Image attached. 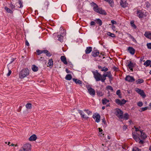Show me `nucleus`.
<instances>
[{"label":"nucleus","instance_id":"nucleus-57","mask_svg":"<svg viewBox=\"0 0 151 151\" xmlns=\"http://www.w3.org/2000/svg\"><path fill=\"white\" fill-rule=\"evenodd\" d=\"M95 24V23L93 21H91V22L90 24L91 25H94Z\"/></svg>","mask_w":151,"mask_h":151},{"label":"nucleus","instance_id":"nucleus-63","mask_svg":"<svg viewBox=\"0 0 151 151\" xmlns=\"http://www.w3.org/2000/svg\"><path fill=\"white\" fill-rule=\"evenodd\" d=\"M99 132H101L103 130L102 129H101V128H99Z\"/></svg>","mask_w":151,"mask_h":151},{"label":"nucleus","instance_id":"nucleus-32","mask_svg":"<svg viewBox=\"0 0 151 151\" xmlns=\"http://www.w3.org/2000/svg\"><path fill=\"white\" fill-rule=\"evenodd\" d=\"M58 40L60 42L63 41V37L62 35H58Z\"/></svg>","mask_w":151,"mask_h":151},{"label":"nucleus","instance_id":"nucleus-42","mask_svg":"<svg viewBox=\"0 0 151 151\" xmlns=\"http://www.w3.org/2000/svg\"><path fill=\"white\" fill-rule=\"evenodd\" d=\"M132 151H141V150L137 147H134L133 148Z\"/></svg>","mask_w":151,"mask_h":151},{"label":"nucleus","instance_id":"nucleus-48","mask_svg":"<svg viewBox=\"0 0 151 151\" xmlns=\"http://www.w3.org/2000/svg\"><path fill=\"white\" fill-rule=\"evenodd\" d=\"M147 45L148 48L151 49V43H147Z\"/></svg>","mask_w":151,"mask_h":151},{"label":"nucleus","instance_id":"nucleus-40","mask_svg":"<svg viewBox=\"0 0 151 151\" xmlns=\"http://www.w3.org/2000/svg\"><path fill=\"white\" fill-rule=\"evenodd\" d=\"M37 52L38 55H40L43 53V50H37Z\"/></svg>","mask_w":151,"mask_h":151},{"label":"nucleus","instance_id":"nucleus-46","mask_svg":"<svg viewBox=\"0 0 151 151\" xmlns=\"http://www.w3.org/2000/svg\"><path fill=\"white\" fill-rule=\"evenodd\" d=\"M147 107H145L144 108H141V111H144L147 110Z\"/></svg>","mask_w":151,"mask_h":151},{"label":"nucleus","instance_id":"nucleus-39","mask_svg":"<svg viewBox=\"0 0 151 151\" xmlns=\"http://www.w3.org/2000/svg\"><path fill=\"white\" fill-rule=\"evenodd\" d=\"M5 9L6 11L9 13H12V12L7 7H5Z\"/></svg>","mask_w":151,"mask_h":151},{"label":"nucleus","instance_id":"nucleus-31","mask_svg":"<svg viewBox=\"0 0 151 151\" xmlns=\"http://www.w3.org/2000/svg\"><path fill=\"white\" fill-rule=\"evenodd\" d=\"M26 108L28 109H31L32 108V105L30 103H27L26 105Z\"/></svg>","mask_w":151,"mask_h":151},{"label":"nucleus","instance_id":"nucleus-11","mask_svg":"<svg viewBox=\"0 0 151 151\" xmlns=\"http://www.w3.org/2000/svg\"><path fill=\"white\" fill-rule=\"evenodd\" d=\"M93 118L94 119L96 118V121L97 122H99L100 121V116L99 114H95L93 115Z\"/></svg>","mask_w":151,"mask_h":151},{"label":"nucleus","instance_id":"nucleus-58","mask_svg":"<svg viewBox=\"0 0 151 151\" xmlns=\"http://www.w3.org/2000/svg\"><path fill=\"white\" fill-rule=\"evenodd\" d=\"M25 44L26 45H27V46H29V42H28L27 41H26Z\"/></svg>","mask_w":151,"mask_h":151},{"label":"nucleus","instance_id":"nucleus-37","mask_svg":"<svg viewBox=\"0 0 151 151\" xmlns=\"http://www.w3.org/2000/svg\"><path fill=\"white\" fill-rule=\"evenodd\" d=\"M96 93L98 96H102L103 95V93L100 91H97Z\"/></svg>","mask_w":151,"mask_h":151},{"label":"nucleus","instance_id":"nucleus-61","mask_svg":"<svg viewBox=\"0 0 151 151\" xmlns=\"http://www.w3.org/2000/svg\"><path fill=\"white\" fill-rule=\"evenodd\" d=\"M102 122L103 123H104V124H105L106 122L104 118L103 119H102Z\"/></svg>","mask_w":151,"mask_h":151},{"label":"nucleus","instance_id":"nucleus-29","mask_svg":"<svg viewBox=\"0 0 151 151\" xmlns=\"http://www.w3.org/2000/svg\"><path fill=\"white\" fill-rule=\"evenodd\" d=\"M72 78V77L70 74L67 75L65 77V79L68 80H70Z\"/></svg>","mask_w":151,"mask_h":151},{"label":"nucleus","instance_id":"nucleus-18","mask_svg":"<svg viewBox=\"0 0 151 151\" xmlns=\"http://www.w3.org/2000/svg\"><path fill=\"white\" fill-rule=\"evenodd\" d=\"M140 132L141 133L140 137L141 139H145L147 137L146 134L143 133L142 131H140Z\"/></svg>","mask_w":151,"mask_h":151},{"label":"nucleus","instance_id":"nucleus-19","mask_svg":"<svg viewBox=\"0 0 151 151\" xmlns=\"http://www.w3.org/2000/svg\"><path fill=\"white\" fill-rule=\"evenodd\" d=\"M92 49V47H87L85 50L86 53L87 54L89 53L91 51Z\"/></svg>","mask_w":151,"mask_h":151},{"label":"nucleus","instance_id":"nucleus-44","mask_svg":"<svg viewBox=\"0 0 151 151\" xmlns=\"http://www.w3.org/2000/svg\"><path fill=\"white\" fill-rule=\"evenodd\" d=\"M143 105L142 103V102H139L137 103V105L140 107L142 106Z\"/></svg>","mask_w":151,"mask_h":151},{"label":"nucleus","instance_id":"nucleus-36","mask_svg":"<svg viewBox=\"0 0 151 151\" xmlns=\"http://www.w3.org/2000/svg\"><path fill=\"white\" fill-rule=\"evenodd\" d=\"M115 102L117 104L121 105V100L118 99H116L115 100Z\"/></svg>","mask_w":151,"mask_h":151},{"label":"nucleus","instance_id":"nucleus-12","mask_svg":"<svg viewBox=\"0 0 151 151\" xmlns=\"http://www.w3.org/2000/svg\"><path fill=\"white\" fill-rule=\"evenodd\" d=\"M37 138L36 135L34 134L29 137V140L30 141H35L37 139Z\"/></svg>","mask_w":151,"mask_h":151},{"label":"nucleus","instance_id":"nucleus-6","mask_svg":"<svg viewBox=\"0 0 151 151\" xmlns=\"http://www.w3.org/2000/svg\"><path fill=\"white\" fill-rule=\"evenodd\" d=\"M115 114L116 116L119 119H123V112L120 109H116Z\"/></svg>","mask_w":151,"mask_h":151},{"label":"nucleus","instance_id":"nucleus-28","mask_svg":"<svg viewBox=\"0 0 151 151\" xmlns=\"http://www.w3.org/2000/svg\"><path fill=\"white\" fill-rule=\"evenodd\" d=\"M43 53L45 54L46 55L48 56H50L51 55L50 53L47 50H43Z\"/></svg>","mask_w":151,"mask_h":151},{"label":"nucleus","instance_id":"nucleus-33","mask_svg":"<svg viewBox=\"0 0 151 151\" xmlns=\"http://www.w3.org/2000/svg\"><path fill=\"white\" fill-rule=\"evenodd\" d=\"M107 35L112 37H115V36L114 34L110 32H108L107 33Z\"/></svg>","mask_w":151,"mask_h":151},{"label":"nucleus","instance_id":"nucleus-51","mask_svg":"<svg viewBox=\"0 0 151 151\" xmlns=\"http://www.w3.org/2000/svg\"><path fill=\"white\" fill-rule=\"evenodd\" d=\"M113 69L115 71H117L118 70V68L115 66L113 67Z\"/></svg>","mask_w":151,"mask_h":151},{"label":"nucleus","instance_id":"nucleus-22","mask_svg":"<svg viewBox=\"0 0 151 151\" xmlns=\"http://www.w3.org/2000/svg\"><path fill=\"white\" fill-rule=\"evenodd\" d=\"M151 63V60H147L144 63V65H145L146 67H147L150 65Z\"/></svg>","mask_w":151,"mask_h":151},{"label":"nucleus","instance_id":"nucleus-1","mask_svg":"<svg viewBox=\"0 0 151 151\" xmlns=\"http://www.w3.org/2000/svg\"><path fill=\"white\" fill-rule=\"evenodd\" d=\"M29 74V70L27 68L22 70L19 73V78L21 79H23Z\"/></svg>","mask_w":151,"mask_h":151},{"label":"nucleus","instance_id":"nucleus-50","mask_svg":"<svg viewBox=\"0 0 151 151\" xmlns=\"http://www.w3.org/2000/svg\"><path fill=\"white\" fill-rule=\"evenodd\" d=\"M11 73H12V71L11 70H10L9 69V72H8V73L7 74V76H9L11 74Z\"/></svg>","mask_w":151,"mask_h":151},{"label":"nucleus","instance_id":"nucleus-52","mask_svg":"<svg viewBox=\"0 0 151 151\" xmlns=\"http://www.w3.org/2000/svg\"><path fill=\"white\" fill-rule=\"evenodd\" d=\"M135 140L136 142H139L140 140V138H139V137H138L137 138H136V139H135Z\"/></svg>","mask_w":151,"mask_h":151},{"label":"nucleus","instance_id":"nucleus-55","mask_svg":"<svg viewBox=\"0 0 151 151\" xmlns=\"http://www.w3.org/2000/svg\"><path fill=\"white\" fill-rule=\"evenodd\" d=\"M139 143L140 144H142L144 143V142L143 140L140 139Z\"/></svg>","mask_w":151,"mask_h":151},{"label":"nucleus","instance_id":"nucleus-59","mask_svg":"<svg viewBox=\"0 0 151 151\" xmlns=\"http://www.w3.org/2000/svg\"><path fill=\"white\" fill-rule=\"evenodd\" d=\"M65 71L67 73H69L70 72V71L67 68L66 69Z\"/></svg>","mask_w":151,"mask_h":151},{"label":"nucleus","instance_id":"nucleus-54","mask_svg":"<svg viewBox=\"0 0 151 151\" xmlns=\"http://www.w3.org/2000/svg\"><path fill=\"white\" fill-rule=\"evenodd\" d=\"M111 22L112 24H117L116 22L114 20H112L111 21Z\"/></svg>","mask_w":151,"mask_h":151},{"label":"nucleus","instance_id":"nucleus-16","mask_svg":"<svg viewBox=\"0 0 151 151\" xmlns=\"http://www.w3.org/2000/svg\"><path fill=\"white\" fill-rule=\"evenodd\" d=\"M120 3L121 6L122 7L125 8L127 6L128 4L126 1L123 2L122 0H121Z\"/></svg>","mask_w":151,"mask_h":151},{"label":"nucleus","instance_id":"nucleus-41","mask_svg":"<svg viewBox=\"0 0 151 151\" xmlns=\"http://www.w3.org/2000/svg\"><path fill=\"white\" fill-rule=\"evenodd\" d=\"M84 111H85V113H86L88 115H89L90 113H91V112L89 111L88 110H86L85 109L84 110Z\"/></svg>","mask_w":151,"mask_h":151},{"label":"nucleus","instance_id":"nucleus-26","mask_svg":"<svg viewBox=\"0 0 151 151\" xmlns=\"http://www.w3.org/2000/svg\"><path fill=\"white\" fill-rule=\"evenodd\" d=\"M95 21H96V23L99 24V26H100L102 24V22L100 19H96V20H95Z\"/></svg>","mask_w":151,"mask_h":151},{"label":"nucleus","instance_id":"nucleus-35","mask_svg":"<svg viewBox=\"0 0 151 151\" xmlns=\"http://www.w3.org/2000/svg\"><path fill=\"white\" fill-rule=\"evenodd\" d=\"M123 116V118H124L126 120L128 119L129 118V115L127 113H125L124 114V115Z\"/></svg>","mask_w":151,"mask_h":151},{"label":"nucleus","instance_id":"nucleus-47","mask_svg":"<svg viewBox=\"0 0 151 151\" xmlns=\"http://www.w3.org/2000/svg\"><path fill=\"white\" fill-rule=\"evenodd\" d=\"M19 4L20 5V6L19 7L20 8H21L23 6V5L22 4V2L20 0L19 1Z\"/></svg>","mask_w":151,"mask_h":151},{"label":"nucleus","instance_id":"nucleus-53","mask_svg":"<svg viewBox=\"0 0 151 151\" xmlns=\"http://www.w3.org/2000/svg\"><path fill=\"white\" fill-rule=\"evenodd\" d=\"M132 136L133 138L134 139L138 137L137 136L136 134H133Z\"/></svg>","mask_w":151,"mask_h":151},{"label":"nucleus","instance_id":"nucleus-23","mask_svg":"<svg viewBox=\"0 0 151 151\" xmlns=\"http://www.w3.org/2000/svg\"><path fill=\"white\" fill-rule=\"evenodd\" d=\"M144 35L146 37L151 39V33L145 32Z\"/></svg>","mask_w":151,"mask_h":151},{"label":"nucleus","instance_id":"nucleus-9","mask_svg":"<svg viewBox=\"0 0 151 151\" xmlns=\"http://www.w3.org/2000/svg\"><path fill=\"white\" fill-rule=\"evenodd\" d=\"M78 111L79 114L81 115L82 118L85 119H87L89 118L88 116H87V115L85 114V111H83L80 110H78Z\"/></svg>","mask_w":151,"mask_h":151},{"label":"nucleus","instance_id":"nucleus-45","mask_svg":"<svg viewBox=\"0 0 151 151\" xmlns=\"http://www.w3.org/2000/svg\"><path fill=\"white\" fill-rule=\"evenodd\" d=\"M108 70V69L107 68H105L104 67L101 69V71H104L105 72H106Z\"/></svg>","mask_w":151,"mask_h":151},{"label":"nucleus","instance_id":"nucleus-2","mask_svg":"<svg viewBox=\"0 0 151 151\" xmlns=\"http://www.w3.org/2000/svg\"><path fill=\"white\" fill-rule=\"evenodd\" d=\"M32 146L29 143L24 144L19 151H31Z\"/></svg>","mask_w":151,"mask_h":151},{"label":"nucleus","instance_id":"nucleus-24","mask_svg":"<svg viewBox=\"0 0 151 151\" xmlns=\"http://www.w3.org/2000/svg\"><path fill=\"white\" fill-rule=\"evenodd\" d=\"M99 53L98 51H94L92 52V55L94 57H96L98 56L99 55Z\"/></svg>","mask_w":151,"mask_h":151},{"label":"nucleus","instance_id":"nucleus-13","mask_svg":"<svg viewBox=\"0 0 151 151\" xmlns=\"http://www.w3.org/2000/svg\"><path fill=\"white\" fill-rule=\"evenodd\" d=\"M137 15L139 18H142L144 17L145 16L143 13L140 10L138 11L137 12Z\"/></svg>","mask_w":151,"mask_h":151},{"label":"nucleus","instance_id":"nucleus-49","mask_svg":"<svg viewBox=\"0 0 151 151\" xmlns=\"http://www.w3.org/2000/svg\"><path fill=\"white\" fill-rule=\"evenodd\" d=\"M120 90H119L116 91V94L118 96H119V95L120 94Z\"/></svg>","mask_w":151,"mask_h":151},{"label":"nucleus","instance_id":"nucleus-60","mask_svg":"<svg viewBox=\"0 0 151 151\" xmlns=\"http://www.w3.org/2000/svg\"><path fill=\"white\" fill-rule=\"evenodd\" d=\"M134 128H135V131L136 132H137V131H138L139 130L138 128H137V127H134Z\"/></svg>","mask_w":151,"mask_h":151},{"label":"nucleus","instance_id":"nucleus-43","mask_svg":"<svg viewBox=\"0 0 151 151\" xmlns=\"http://www.w3.org/2000/svg\"><path fill=\"white\" fill-rule=\"evenodd\" d=\"M126 102V101L124 99H122L121 100V105L124 104Z\"/></svg>","mask_w":151,"mask_h":151},{"label":"nucleus","instance_id":"nucleus-64","mask_svg":"<svg viewBox=\"0 0 151 151\" xmlns=\"http://www.w3.org/2000/svg\"><path fill=\"white\" fill-rule=\"evenodd\" d=\"M150 109H151V103H150L149 105Z\"/></svg>","mask_w":151,"mask_h":151},{"label":"nucleus","instance_id":"nucleus-8","mask_svg":"<svg viewBox=\"0 0 151 151\" xmlns=\"http://www.w3.org/2000/svg\"><path fill=\"white\" fill-rule=\"evenodd\" d=\"M87 89L89 93L92 96H94L95 95V91L94 89L91 88L90 86L87 87Z\"/></svg>","mask_w":151,"mask_h":151},{"label":"nucleus","instance_id":"nucleus-34","mask_svg":"<svg viewBox=\"0 0 151 151\" xmlns=\"http://www.w3.org/2000/svg\"><path fill=\"white\" fill-rule=\"evenodd\" d=\"M136 82L137 84L141 83L144 82V80L141 79H138L136 81Z\"/></svg>","mask_w":151,"mask_h":151},{"label":"nucleus","instance_id":"nucleus-27","mask_svg":"<svg viewBox=\"0 0 151 151\" xmlns=\"http://www.w3.org/2000/svg\"><path fill=\"white\" fill-rule=\"evenodd\" d=\"M127 35H128V37L129 38L131 39L132 40L133 42H137V41H136V40H135V39L129 33H127Z\"/></svg>","mask_w":151,"mask_h":151},{"label":"nucleus","instance_id":"nucleus-5","mask_svg":"<svg viewBox=\"0 0 151 151\" xmlns=\"http://www.w3.org/2000/svg\"><path fill=\"white\" fill-rule=\"evenodd\" d=\"M103 77L102 79V82H105V80L106 79V77H109L110 80H112V76L111 74L110 71L107 72L106 74H104L103 75Z\"/></svg>","mask_w":151,"mask_h":151},{"label":"nucleus","instance_id":"nucleus-14","mask_svg":"<svg viewBox=\"0 0 151 151\" xmlns=\"http://www.w3.org/2000/svg\"><path fill=\"white\" fill-rule=\"evenodd\" d=\"M60 59L61 61L65 65L68 63L66 60V58L64 56H62L61 57Z\"/></svg>","mask_w":151,"mask_h":151},{"label":"nucleus","instance_id":"nucleus-10","mask_svg":"<svg viewBox=\"0 0 151 151\" xmlns=\"http://www.w3.org/2000/svg\"><path fill=\"white\" fill-rule=\"evenodd\" d=\"M126 81H127L129 82H132L134 81L135 79L133 77L129 76H127L125 78Z\"/></svg>","mask_w":151,"mask_h":151},{"label":"nucleus","instance_id":"nucleus-15","mask_svg":"<svg viewBox=\"0 0 151 151\" xmlns=\"http://www.w3.org/2000/svg\"><path fill=\"white\" fill-rule=\"evenodd\" d=\"M127 66L130 70L132 71L133 70V68L134 67V65L133 63H132L131 61H130L129 62V63L128 64Z\"/></svg>","mask_w":151,"mask_h":151},{"label":"nucleus","instance_id":"nucleus-56","mask_svg":"<svg viewBox=\"0 0 151 151\" xmlns=\"http://www.w3.org/2000/svg\"><path fill=\"white\" fill-rule=\"evenodd\" d=\"M11 7L12 8H14L15 7V6L14 5L12 4L11 3L10 5Z\"/></svg>","mask_w":151,"mask_h":151},{"label":"nucleus","instance_id":"nucleus-3","mask_svg":"<svg viewBox=\"0 0 151 151\" xmlns=\"http://www.w3.org/2000/svg\"><path fill=\"white\" fill-rule=\"evenodd\" d=\"M93 74L94 77L96 81H102V78L103 75L101 76V74L98 72V71L93 72Z\"/></svg>","mask_w":151,"mask_h":151},{"label":"nucleus","instance_id":"nucleus-7","mask_svg":"<svg viewBox=\"0 0 151 151\" xmlns=\"http://www.w3.org/2000/svg\"><path fill=\"white\" fill-rule=\"evenodd\" d=\"M135 91L142 96L143 98H144L146 97V96L143 90L138 88H136L135 89Z\"/></svg>","mask_w":151,"mask_h":151},{"label":"nucleus","instance_id":"nucleus-30","mask_svg":"<svg viewBox=\"0 0 151 151\" xmlns=\"http://www.w3.org/2000/svg\"><path fill=\"white\" fill-rule=\"evenodd\" d=\"M102 104L104 105L106 104L107 103L109 102V100L107 99L106 98L102 99Z\"/></svg>","mask_w":151,"mask_h":151},{"label":"nucleus","instance_id":"nucleus-21","mask_svg":"<svg viewBox=\"0 0 151 151\" xmlns=\"http://www.w3.org/2000/svg\"><path fill=\"white\" fill-rule=\"evenodd\" d=\"M73 81H75L76 84H82V81L77 79L73 78Z\"/></svg>","mask_w":151,"mask_h":151},{"label":"nucleus","instance_id":"nucleus-17","mask_svg":"<svg viewBox=\"0 0 151 151\" xmlns=\"http://www.w3.org/2000/svg\"><path fill=\"white\" fill-rule=\"evenodd\" d=\"M128 50L129 52L132 55H134L135 52V50L133 48L131 47H129L128 48Z\"/></svg>","mask_w":151,"mask_h":151},{"label":"nucleus","instance_id":"nucleus-38","mask_svg":"<svg viewBox=\"0 0 151 151\" xmlns=\"http://www.w3.org/2000/svg\"><path fill=\"white\" fill-rule=\"evenodd\" d=\"M107 89L110 90L112 91H113V89L112 87L110 86H108L106 87Z\"/></svg>","mask_w":151,"mask_h":151},{"label":"nucleus","instance_id":"nucleus-20","mask_svg":"<svg viewBox=\"0 0 151 151\" xmlns=\"http://www.w3.org/2000/svg\"><path fill=\"white\" fill-rule=\"evenodd\" d=\"M53 65V61L52 59L49 60L47 66L52 67Z\"/></svg>","mask_w":151,"mask_h":151},{"label":"nucleus","instance_id":"nucleus-4","mask_svg":"<svg viewBox=\"0 0 151 151\" xmlns=\"http://www.w3.org/2000/svg\"><path fill=\"white\" fill-rule=\"evenodd\" d=\"M93 4L95 5L96 6L93 8L94 10L96 12H98L101 14L106 15V13L104 10L102 9L99 8L98 6L95 3H93Z\"/></svg>","mask_w":151,"mask_h":151},{"label":"nucleus","instance_id":"nucleus-62","mask_svg":"<svg viewBox=\"0 0 151 151\" xmlns=\"http://www.w3.org/2000/svg\"><path fill=\"white\" fill-rule=\"evenodd\" d=\"M127 126H124L123 127V129L124 130H126L127 129Z\"/></svg>","mask_w":151,"mask_h":151},{"label":"nucleus","instance_id":"nucleus-25","mask_svg":"<svg viewBox=\"0 0 151 151\" xmlns=\"http://www.w3.org/2000/svg\"><path fill=\"white\" fill-rule=\"evenodd\" d=\"M32 69L34 72H36L38 70V68L35 65H33L32 66Z\"/></svg>","mask_w":151,"mask_h":151}]
</instances>
